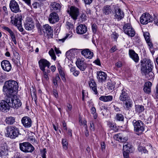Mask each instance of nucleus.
I'll list each match as a JSON object with an SVG mask.
<instances>
[{
    "label": "nucleus",
    "instance_id": "1",
    "mask_svg": "<svg viewBox=\"0 0 158 158\" xmlns=\"http://www.w3.org/2000/svg\"><path fill=\"white\" fill-rule=\"evenodd\" d=\"M18 84L16 81L13 80L6 81L3 87V90L7 95L15 94L18 91Z\"/></svg>",
    "mask_w": 158,
    "mask_h": 158
},
{
    "label": "nucleus",
    "instance_id": "2",
    "mask_svg": "<svg viewBox=\"0 0 158 158\" xmlns=\"http://www.w3.org/2000/svg\"><path fill=\"white\" fill-rule=\"evenodd\" d=\"M119 99L124 104V107L126 110H129L132 107V102L130 98L129 91L126 89L123 88L121 90Z\"/></svg>",
    "mask_w": 158,
    "mask_h": 158
},
{
    "label": "nucleus",
    "instance_id": "3",
    "mask_svg": "<svg viewBox=\"0 0 158 158\" xmlns=\"http://www.w3.org/2000/svg\"><path fill=\"white\" fill-rule=\"evenodd\" d=\"M140 63L141 73L143 75H146L148 73L152 71L153 66L150 60L144 58L141 60Z\"/></svg>",
    "mask_w": 158,
    "mask_h": 158
},
{
    "label": "nucleus",
    "instance_id": "4",
    "mask_svg": "<svg viewBox=\"0 0 158 158\" xmlns=\"http://www.w3.org/2000/svg\"><path fill=\"white\" fill-rule=\"evenodd\" d=\"M6 136L11 139H15L21 135L19 129L15 126H10L6 128Z\"/></svg>",
    "mask_w": 158,
    "mask_h": 158
},
{
    "label": "nucleus",
    "instance_id": "5",
    "mask_svg": "<svg viewBox=\"0 0 158 158\" xmlns=\"http://www.w3.org/2000/svg\"><path fill=\"white\" fill-rule=\"evenodd\" d=\"M10 100H12L9 96L7 95L5 99L2 100L0 103V110L4 112H7L11 107Z\"/></svg>",
    "mask_w": 158,
    "mask_h": 158
},
{
    "label": "nucleus",
    "instance_id": "6",
    "mask_svg": "<svg viewBox=\"0 0 158 158\" xmlns=\"http://www.w3.org/2000/svg\"><path fill=\"white\" fill-rule=\"evenodd\" d=\"M19 148L25 153H32L34 150V147L29 143L25 142L19 143Z\"/></svg>",
    "mask_w": 158,
    "mask_h": 158
},
{
    "label": "nucleus",
    "instance_id": "7",
    "mask_svg": "<svg viewBox=\"0 0 158 158\" xmlns=\"http://www.w3.org/2000/svg\"><path fill=\"white\" fill-rule=\"evenodd\" d=\"M9 97L11 98L12 100H10L11 103V107L14 109H18L22 105V102L19 98L14 94L9 96Z\"/></svg>",
    "mask_w": 158,
    "mask_h": 158
},
{
    "label": "nucleus",
    "instance_id": "8",
    "mask_svg": "<svg viewBox=\"0 0 158 158\" xmlns=\"http://www.w3.org/2000/svg\"><path fill=\"white\" fill-rule=\"evenodd\" d=\"M134 131L136 132H143L144 130L145 125L140 120L134 119L132 121Z\"/></svg>",
    "mask_w": 158,
    "mask_h": 158
},
{
    "label": "nucleus",
    "instance_id": "9",
    "mask_svg": "<svg viewBox=\"0 0 158 158\" xmlns=\"http://www.w3.org/2000/svg\"><path fill=\"white\" fill-rule=\"evenodd\" d=\"M123 29L124 33L128 36L133 37L135 34V31L130 23L125 24L123 26Z\"/></svg>",
    "mask_w": 158,
    "mask_h": 158
},
{
    "label": "nucleus",
    "instance_id": "10",
    "mask_svg": "<svg viewBox=\"0 0 158 158\" xmlns=\"http://www.w3.org/2000/svg\"><path fill=\"white\" fill-rule=\"evenodd\" d=\"M88 84L91 92L95 95L98 94L97 85L93 77H89Z\"/></svg>",
    "mask_w": 158,
    "mask_h": 158
},
{
    "label": "nucleus",
    "instance_id": "11",
    "mask_svg": "<svg viewBox=\"0 0 158 158\" xmlns=\"http://www.w3.org/2000/svg\"><path fill=\"white\" fill-rule=\"evenodd\" d=\"M153 20L152 16L148 13L143 14L140 18V21L143 24H146Z\"/></svg>",
    "mask_w": 158,
    "mask_h": 158
},
{
    "label": "nucleus",
    "instance_id": "12",
    "mask_svg": "<svg viewBox=\"0 0 158 158\" xmlns=\"http://www.w3.org/2000/svg\"><path fill=\"white\" fill-rule=\"evenodd\" d=\"M42 29L44 35H46L48 38L52 37L53 35V30L49 25L46 24L44 25Z\"/></svg>",
    "mask_w": 158,
    "mask_h": 158
},
{
    "label": "nucleus",
    "instance_id": "13",
    "mask_svg": "<svg viewBox=\"0 0 158 158\" xmlns=\"http://www.w3.org/2000/svg\"><path fill=\"white\" fill-rule=\"evenodd\" d=\"M68 12L71 18L75 20L77 19L79 15V10L76 7L71 6L70 8V11L69 10Z\"/></svg>",
    "mask_w": 158,
    "mask_h": 158
},
{
    "label": "nucleus",
    "instance_id": "14",
    "mask_svg": "<svg viewBox=\"0 0 158 158\" xmlns=\"http://www.w3.org/2000/svg\"><path fill=\"white\" fill-rule=\"evenodd\" d=\"M114 19L118 21L122 20L124 17V12L119 8L117 7L114 9Z\"/></svg>",
    "mask_w": 158,
    "mask_h": 158
},
{
    "label": "nucleus",
    "instance_id": "15",
    "mask_svg": "<svg viewBox=\"0 0 158 158\" xmlns=\"http://www.w3.org/2000/svg\"><path fill=\"white\" fill-rule=\"evenodd\" d=\"M9 7L12 12L17 13L20 12L19 5L15 0H11L10 1Z\"/></svg>",
    "mask_w": 158,
    "mask_h": 158
},
{
    "label": "nucleus",
    "instance_id": "16",
    "mask_svg": "<svg viewBox=\"0 0 158 158\" xmlns=\"http://www.w3.org/2000/svg\"><path fill=\"white\" fill-rule=\"evenodd\" d=\"M25 28L27 30L30 31L35 27V24L33 20L30 17H27L24 23Z\"/></svg>",
    "mask_w": 158,
    "mask_h": 158
},
{
    "label": "nucleus",
    "instance_id": "17",
    "mask_svg": "<svg viewBox=\"0 0 158 158\" xmlns=\"http://www.w3.org/2000/svg\"><path fill=\"white\" fill-rule=\"evenodd\" d=\"M40 69L42 71H44L46 67L49 68L51 63L47 60L44 59H41L38 62Z\"/></svg>",
    "mask_w": 158,
    "mask_h": 158
},
{
    "label": "nucleus",
    "instance_id": "18",
    "mask_svg": "<svg viewBox=\"0 0 158 158\" xmlns=\"http://www.w3.org/2000/svg\"><path fill=\"white\" fill-rule=\"evenodd\" d=\"M21 123L25 128L30 127L32 125V121L31 119L29 117L24 116L22 118Z\"/></svg>",
    "mask_w": 158,
    "mask_h": 158
},
{
    "label": "nucleus",
    "instance_id": "19",
    "mask_svg": "<svg viewBox=\"0 0 158 158\" xmlns=\"http://www.w3.org/2000/svg\"><path fill=\"white\" fill-rule=\"evenodd\" d=\"M48 20L50 23L54 24L59 20V16L56 12H52L49 15Z\"/></svg>",
    "mask_w": 158,
    "mask_h": 158
},
{
    "label": "nucleus",
    "instance_id": "20",
    "mask_svg": "<svg viewBox=\"0 0 158 158\" xmlns=\"http://www.w3.org/2000/svg\"><path fill=\"white\" fill-rule=\"evenodd\" d=\"M1 66L4 71L9 72L11 69V65L9 61L4 60L1 63Z\"/></svg>",
    "mask_w": 158,
    "mask_h": 158
},
{
    "label": "nucleus",
    "instance_id": "21",
    "mask_svg": "<svg viewBox=\"0 0 158 158\" xmlns=\"http://www.w3.org/2000/svg\"><path fill=\"white\" fill-rule=\"evenodd\" d=\"M129 55L130 57L136 63L138 62L139 60L138 54L132 49L129 50Z\"/></svg>",
    "mask_w": 158,
    "mask_h": 158
},
{
    "label": "nucleus",
    "instance_id": "22",
    "mask_svg": "<svg viewBox=\"0 0 158 158\" xmlns=\"http://www.w3.org/2000/svg\"><path fill=\"white\" fill-rule=\"evenodd\" d=\"M107 77L106 74L102 71L98 72L97 73V78L99 82L103 83L105 81Z\"/></svg>",
    "mask_w": 158,
    "mask_h": 158
},
{
    "label": "nucleus",
    "instance_id": "23",
    "mask_svg": "<svg viewBox=\"0 0 158 158\" xmlns=\"http://www.w3.org/2000/svg\"><path fill=\"white\" fill-rule=\"evenodd\" d=\"M77 67L81 71H84L87 67V65L84 61L79 59L76 62Z\"/></svg>",
    "mask_w": 158,
    "mask_h": 158
},
{
    "label": "nucleus",
    "instance_id": "24",
    "mask_svg": "<svg viewBox=\"0 0 158 158\" xmlns=\"http://www.w3.org/2000/svg\"><path fill=\"white\" fill-rule=\"evenodd\" d=\"M87 31V27L85 25L81 24L76 28V32L78 34H83L85 33Z\"/></svg>",
    "mask_w": 158,
    "mask_h": 158
},
{
    "label": "nucleus",
    "instance_id": "25",
    "mask_svg": "<svg viewBox=\"0 0 158 158\" xmlns=\"http://www.w3.org/2000/svg\"><path fill=\"white\" fill-rule=\"evenodd\" d=\"M81 54L86 58L91 59L93 56V52L89 49H85L81 51Z\"/></svg>",
    "mask_w": 158,
    "mask_h": 158
},
{
    "label": "nucleus",
    "instance_id": "26",
    "mask_svg": "<svg viewBox=\"0 0 158 158\" xmlns=\"http://www.w3.org/2000/svg\"><path fill=\"white\" fill-rule=\"evenodd\" d=\"M2 28L4 30L7 31L9 33L12 41L15 44H16L17 42L16 40L15 36L14 33L11 29L6 26H3Z\"/></svg>",
    "mask_w": 158,
    "mask_h": 158
},
{
    "label": "nucleus",
    "instance_id": "27",
    "mask_svg": "<svg viewBox=\"0 0 158 158\" xmlns=\"http://www.w3.org/2000/svg\"><path fill=\"white\" fill-rule=\"evenodd\" d=\"M51 9L53 11L59 12L60 11L61 6L60 4L56 2H52L51 4Z\"/></svg>",
    "mask_w": 158,
    "mask_h": 158
},
{
    "label": "nucleus",
    "instance_id": "28",
    "mask_svg": "<svg viewBox=\"0 0 158 158\" xmlns=\"http://www.w3.org/2000/svg\"><path fill=\"white\" fill-rule=\"evenodd\" d=\"M58 70L62 80L64 81L65 80V71L64 69L62 68L59 63L57 66Z\"/></svg>",
    "mask_w": 158,
    "mask_h": 158
},
{
    "label": "nucleus",
    "instance_id": "29",
    "mask_svg": "<svg viewBox=\"0 0 158 158\" xmlns=\"http://www.w3.org/2000/svg\"><path fill=\"white\" fill-rule=\"evenodd\" d=\"M8 150L6 146H3L0 147V157H5L8 155Z\"/></svg>",
    "mask_w": 158,
    "mask_h": 158
},
{
    "label": "nucleus",
    "instance_id": "30",
    "mask_svg": "<svg viewBox=\"0 0 158 158\" xmlns=\"http://www.w3.org/2000/svg\"><path fill=\"white\" fill-rule=\"evenodd\" d=\"M114 138L117 141L123 143L126 142L127 140V138L123 137V135L121 133L115 135Z\"/></svg>",
    "mask_w": 158,
    "mask_h": 158
},
{
    "label": "nucleus",
    "instance_id": "31",
    "mask_svg": "<svg viewBox=\"0 0 158 158\" xmlns=\"http://www.w3.org/2000/svg\"><path fill=\"white\" fill-rule=\"evenodd\" d=\"M152 85V83L150 81H148L145 83L143 90L145 93L149 94L151 92Z\"/></svg>",
    "mask_w": 158,
    "mask_h": 158
},
{
    "label": "nucleus",
    "instance_id": "32",
    "mask_svg": "<svg viewBox=\"0 0 158 158\" xmlns=\"http://www.w3.org/2000/svg\"><path fill=\"white\" fill-rule=\"evenodd\" d=\"M123 148L124 150L132 153L134 151L132 145L128 143H124L123 146Z\"/></svg>",
    "mask_w": 158,
    "mask_h": 158
},
{
    "label": "nucleus",
    "instance_id": "33",
    "mask_svg": "<svg viewBox=\"0 0 158 158\" xmlns=\"http://www.w3.org/2000/svg\"><path fill=\"white\" fill-rule=\"evenodd\" d=\"M113 96L111 95L101 96L99 98V99L104 102H109L112 101Z\"/></svg>",
    "mask_w": 158,
    "mask_h": 158
},
{
    "label": "nucleus",
    "instance_id": "34",
    "mask_svg": "<svg viewBox=\"0 0 158 158\" xmlns=\"http://www.w3.org/2000/svg\"><path fill=\"white\" fill-rule=\"evenodd\" d=\"M102 11L103 13L106 15L110 14L111 11L110 6L109 5H106L103 7Z\"/></svg>",
    "mask_w": 158,
    "mask_h": 158
},
{
    "label": "nucleus",
    "instance_id": "35",
    "mask_svg": "<svg viewBox=\"0 0 158 158\" xmlns=\"http://www.w3.org/2000/svg\"><path fill=\"white\" fill-rule=\"evenodd\" d=\"M135 107L136 113L138 114L142 112L144 110V106L142 105H135Z\"/></svg>",
    "mask_w": 158,
    "mask_h": 158
},
{
    "label": "nucleus",
    "instance_id": "36",
    "mask_svg": "<svg viewBox=\"0 0 158 158\" xmlns=\"http://www.w3.org/2000/svg\"><path fill=\"white\" fill-rule=\"evenodd\" d=\"M5 121L7 124H13L15 122V118L14 117L9 116L6 118Z\"/></svg>",
    "mask_w": 158,
    "mask_h": 158
},
{
    "label": "nucleus",
    "instance_id": "37",
    "mask_svg": "<svg viewBox=\"0 0 158 158\" xmlns=\"http://www.w3.org/2000/svg\"><path fill=\"white\" fill-rule=\"evenodd\" d=\"M115 120L118 121H123L124 117L123 115L120 114H117L114 118Z\"/></svg>",
    "mask_w": 158,
    "mask_h": 158
},
{
    "label": "nucleus",
    "instance_id": "38",
    "mask_svg": "<svg viewBox=\"0 0 158 158\" xmlns=\"http://www.w3.org/2000/svg\"><path fill=\"white\" fill-rule=\"evenodd\" d=\"M28 139L29 141L33 144L37 143V141L35 139L34 136L32 134L28 135Z\"/></svg>",
    "mask_w": 158,
    "mask_h": 158
},
{
    "label": "nucleus",
    "instance_id": "39",
    "mask_svg": "<svg viewBox=\"0 0 158 158\" xmlns=\"http://www.w3.org/2000/svg\"><path fill=\"white\" fill-rule=\"evenodd\" d=\"M70 71L73 75L76 77L78 76L80 73L79 71L76 70L75 67H71Z\"/></svg>",
    "mask_w": 158,
    "mask_h": 158
},
{
    "label": "nucleus",
    "instance_id": "40",
    "mask_svg": "<svg viewBox=\"0 0 158 158\" xmlns=\"http://www.w3.org/2000/svg\"><path fill=\"white\" fill-rule=\"evenodd\" d=\"M107 86L109 89L112 90L114 89L115 88V82L112 81H110L107 83Z\"/></svg>",
    "mask_w": 158,
    "mask_h": 158
},
{
    "label": "nucleus",
    "instance_id": "41",
    "mask_svg": "<svg viewBox=\"0 0 158 158\" xmlns=\"http://www.w3.org/2000/svg\"><path fill=\"white\" fill-rule=\"evenodd\" d=\"M6 77V73L0 72V85L3 84Z\"/></svg>",
    "mask_w": 158,
    "mask_h": 158
},
{
    "label": "nucleus",
    "instance_id": "42",
    "mask_svg": "<svg viewBox=\"0 0 158 158\" xmlns=\"http://www.w3.org/2000/svg\"><path fill=\"white\" fill-rule=\"evenodd\" d=\"M108 125L112 130H113L115 131H117L118 129L117 128L116 124L113 122H109Z\"/></svg>",
    "mask_w": 158,
    "mask_h": 158
},
{
    "label": "nucleus",
    "instance_id": "43",
    "mask_svg": "<svg viewBox=\"0 0 158 158\" xmlns=\"http://www.w3.org/2000/svg\"><path fill=\"white\" fill-rule=\"evenodd\" d=\"M48 53L51 56L52 59H53L54 61L56 60V57L54 51L52 48H51V50L49 51Z\"/></svg>",
    "mask_w": 158,
    "mask_h": 158
},
{
    "label": "nucleus",
    "instance_id": "44",
    "mask_svg": "<svg viewBox=\"0 0 158 158\" xmlns=\"http://www.w3.org/2000/svg\"><path fill=\"white\" fill-rule=\"evenodd\" d=\"M138 149L139 152H143L144 153L148 152V151L146 149L145 147L139 146L138 147Z\"/></svg>",
    "mask_w": 158,
    "mask_h": 158
},
{
    "label": "nucleus",
    "instance_id": "45",
    "mask_svg": "<svg viewBox=\"0 0 158 158\" xmlns=\"http://www.w3.org/2000/svg\"><path fill=\"white\" fill-rule=\"evenodd\" d=\"M62 142L63 148L65 150H66L68 148L67 146L68 145L67 139H63Z\"/></svg>",
    "mask_w": 158,
    "mask_h": 158
},
{
    "label": "nucleus",
    "instance_id": "46",
    "mask_svg": "<svg viewBox=\"0 0 158 158\" xmlns=\"http://www.w3.org/2000/svg\"><path fill=\"white\" fill-rule=\"evenodd\" d=\"M14 18L16 20H17L18 21V23H22V16L21 15L17 14L15 16Z\"/></svg>",
    "mask_w": 158,
    "mask_h": 158
},
{
    "label": "nucleus",
    "instance_id": "47",
    "mask_svg": "<svg viewBox=\"0 0 158 158\" xmlns=\"http://www.w3.org/2000/svg\"><path fill=\"white\" fill-rule=\"evenodd\" d=\"M144 37L146 41L150 40L149 33L148 32H145L143 33Z\"/></svg>",
    "mask_w": 158,
    "mask_h": 158
},
{
    "label": "nucleus",
    "instance_id": "48",
    "mask_svg": "<svg viewBox=\"0 0 158 158\" xmlns=\"http://www.w3.org/2000/svg\"><path fill=\"white\" fill-rule=\"evenodd\" d=\"M11 21L10 22L14 25L15 26L18 24H19L18 23V21L16 20H15V19L14 18L13 16H12L10 17Z\"/></svg>",
    "mask_w": 158,
    "mask_h": 158
},
{
    "label": "nucleus",
    "instance_id": "49",
    "mask_svg": "<svg viewBox=\"0 0 158 158\" xmlns=\"http://www.w3.org/2000/svg\"><path fill=\"white\" fill-rule=\"evenodd\" d=\"M80 18L82 21H85L86 20L87 16L84 12H82Z\"/></svg>",
    "mask_w": 158,
    "mask_h": 158
},
{
    "label": "nucleus",
    "instance_id": "50",
    "mask_svg": "<svg viewBox=\"0 0 158 158\" xmlns=\"http://www.w3.org/2000/svg\"><path fill=\"white\" fill-rule=\"evenodd\" d=\"M148 78V80H150L152 78L154 77V73L151 72L148 73L146 75H145Z\"/></svg>",
    "mask_w": 158,
    "mask_h": 158
},
{
    "label": "nucleus",
    "instance_id": "51",
    "mask_svg": "<svg viewBox=\"0 0 158 158\" xmlns=\"http://www.w3.org/2000/svg\"><path fill=\"white\" fill-rule=\"evenodd\" d=\"M118 35L116 32H114L111 35V37L114 41H117V39L118 37Z\"/></svg>",
    "mask_w": 158,
    "mask_h": 158
},
{
    "label": "nucleus",
    "instance_id": "52",
    "mask_svg": "<svg viewBox=\"0 0 158 158\" xmlns=\"http://www.w3.org/2000/svg\"><path fill=\"white\" fill-rule=\"evenodd\" d=\"M99 109L101 110H102L104 109L106 110H108V107L105 104H101L99 105Z\"/></svg>",
    "mask_w": 158,
    "mask_h": 158
},
{
    "label": "nucleus",
    "instance_id": "53",
    "mask_svg": "<svg viewBox=\"0 0 158 158\" xmlns=\"http://www.w3.org/2000/svg\"><path fill=\"white\" fill-rule=\"evenodd\" d=\"M92 29L94 34L96 33L97 31V25L95 24H93L92 25Z\"/></svg>",
    "mask_w": 158,
    "mask_h": 158
},
{
    "label": "nucleus",
    "instance_id": "54",
    "mask_svg": "<svg viewBox=\"0 0 158 158\" xmlns=\"http://www.w3.org/2000/svg\"><path fill=\"white\" fill-rule=\"evenodd\" d=\"M129 153H130V152H128L126 150L124 151L123 152V155L124 158H129Z\"/></svg>",
    "mask_w": 158,
    "mask_h": 158
},
{
    "label": "nucleus",
    "instance_id": "55",
    "mask_svg": "<svg viewBox=\"0 0 158 158\" xmlns=\"http://www.w3.org/2000/svg\"><path fill=\"white\" fill-rule=\"evenodd\" d=\"M46 148H44L42 150L40 151L42 158H46Z\"/></svg>",
    "mask_w": 158,
    "mask_h": 158
},
{
    "label": "nucleus",
    "instance_id": "56",
    "mask_svg": "<svg viewBox=\"0 0 158 158\" xmlns=\"http://www.w3.org/2000/svg\"><path fill=\"white\" fill-rule=\"evenodd\" d=\"M66 25L68 27V28L69 29V30H72L73 27V24L70 22H67L66 23Z\"/></svg>",
    "mask_w": 158,
    "mask_h": 158
},
{
    "label": "nucleus",
    "instance_id": "57",
    "mask_svg": "<svg viewBox=\"0 0 158 158\" xmlns=\"http://www.w3.org/2000/svg\"><path fill=\"white\" fill-rule=\"evenodd\" d=\"M22 23H19V24L15 25V26H17L18 29L19 30L20 32H23V28L22 27L21 25Z\"/></svg>",
    "mask_w": 158,
    "mask_h": 158
},
{
    "label": "nucleus",
    "instance_id": "58",
    "mask_svg": "<svg viewBox=\"0 0 158 158\" xmlns=\"http://www.w3.org/2000/svg\"><path fill=\"white\" fill-rule=\"evenodd\" d=\"M149 47V49L151 50L153 46V44L151 41L150 40L148 41H146Z\"/></svg>",
    "mask_w": 158,
    "mask_h": 158
},
{
    "label": "nucleus",
    "instance_id": "59",
    "mask_svg": "<svg viewBox=\"0 0 158 158\" xmlns=\"http://www.w3.org/2000/svg\"><path fill=\"white\" fill-rule=\"evenodd\" d=\"M83 1L85 5H90L93 2V0H82Z\"/></svg>",
    "mask_w": 158,
    "mask_h": 158
},
{
    "label": "nucleus",
    "instance_id": "60",
    "mask_svg": "<svg viewBox=\"0 0 158 158\" xmlns=\"http://www.w3.org/2000/svg\"><path fill=\"white\" fill-rule=\"evenodd\" d=\"M152 116H150L147 119V121L146 122V123L147 124H150L152 123Z\"/></svg>",
    "mask_w": 158,
    "mask_h": 158
},
{
    "label": "nucleus",
    "instance_id": "61",
    "mask_svg": "<svg viewBox=\"0 0 158 158\" xmlns=\"http://www.w3.org/2000/svg\"><path fill=\"white\" fill-rule=\"evenodd\" d=\"M115 65L118 68H120L122 66V64L121 61H119L115 63Z\"/></svg>",
    "mask_w": 158,
    "mask_h": 158
},
{
    "label": "nucleus",
    "instance_id": "62",
    "mask_svg": "<svg viewBox=\"0 0 158 158\" xmlns=\"http://www.w3.org/2000/svg\"><path fill=\"white\" fill-rule=\"evenodd\" d=\"M44 73V77L47 80H48L49 78L48 77V74L47 73V72L45 70L44 71H42Z\"/></svg>",
    "mask_w": 158,
    "mask_h": 158
},
{
    "label": "nucleus",
    "instance_id": "63",
    "mask_svg": "<svg viewBox=\"0 0 158 158\" xmlns=\"http://www.w3.org/2000/svg\"><path fill=\"white\" fill-rule=\"evenodd\" d=\"M25 2V3H26L27 5L30 6L31 7V0H22Z\"/></svg>",
    "mask_w": 158,
    "mask_h": 158
},
{
    "label": "nucleus",
    "instance_id": "64",
    "mask_svg": "<svg viewBox=\"0 0 158 158\" xmlns=\"http://www.w3.org/2000/svg\"><path fill=\"white\" fill-rule=\"evenodd\" d=\"M117 50L116 45L113 46L110 49V51L111 53H113Z\"/></svg>",
    "mask_w": 158,
    "mask_h": 158
}]
</instances>
